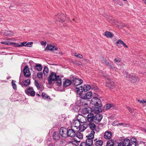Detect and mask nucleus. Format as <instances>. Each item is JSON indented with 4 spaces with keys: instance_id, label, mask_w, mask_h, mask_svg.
<instances>
[{
    "instance_id": "aec40b11",
    "label": "nucleus",
    "mask_w": 146,
    "mask_h": 146,
    "mask_svg": "<svg viewBox=\"0 0 146 146\" xmlns=\"http://www.w3.org/2000/svg\"><path fill=\"white\" fill-rule=\"evenodd\" d=\"M129 140L130 141V146H138V145L137 144L136 142L137 140L136 139L132 137Z\"/></svg>"
},
{
    "instance_id": "f257e3e1",
    "label": "nucleus",
    "mask_w": 146,
    "mask_h": 146,
    "mask_svg": "<svg viewBox=\"0 0 146 146\" xmlns=\"http://www.w3.org/2000/svg\"><path fill=\"white\" fill-rule=\"evenodd\" d=\"M94 95L91 100L90 103L95 106H98L95 109V113H99L101 111L100 108L102 106L101 100L99 98L98 95L95 93H94Z\"/></svg>"
},
{
    "instance_id": "c03bdc74",
    "label": "nucleus",
    "mask_w": 146,
    "mask_h": 146,
    "mask_svg": "<svg viewBox=\"0 0 146 146\" xmlns=\"http://www.w3.org/2000/svg\"><path fill=\"white\" fill-rule=\"evenodd\" d=\"M74 55L76 57L79 58H82L83 57V56L79 53H75Z\"/></svg>"
},
{
    "instance_id": "13d9d810",
    "label": "nucleus",
    "mask_w": 146,
    "mask_h": 146,
    "mask_svg": "<svg viewBox=\"0 0 146 146\" xmlns=\"http://www.w3.org/2000/svg\"><path fill=\"white\" fill-rule=\"evenodd\" d=\"M114 60L115 62H119L121 61V59H117L115 58V59Z\"/></svg>"
},
{
    "instance_id": "864d4df0",
    "label": "nucleus",
    "mask_w": 146,
    "mask_h": 146,
    "mask_svg": "<svg viewBox=\"0 0 146 146\" xmlns=\"http://www.w3.org/2000/svg\"><path fill=\"white\" fill-rule=\"evenodd\" d=\"M46 42L45 41H42L41 42V44L42 45L44 46H45L46 44Z\"/></svg>"
},
{
    "instance_id": "0e129e2a",
    "label": "nucleus",
    "mask_w": 146,
    "mask_h": 146,
    "mask_svg": "<svg viewBox=\"0 0 146 146\" xmlns=\"http://www.w3.org/2000/svg\"><path fill=\"white\" fill-rule=\"evenodd\" d=\"M142 1L146 5V0H142Z\"/></svg>"
},
{
    "instance_id": "8fccbe9b",
    "label": "nucleus",
    "mask_w": 146,
    "mask_h": 146,
    "mask_svg": "<svg viewBox=\"0 0 146 146\" xmlns=\"http://www.w3.org/2000/svg\"><path fill=\"white\" fill-rule=\"evenodd\" d=\"M126 108L131 113H132L133 112L134 110L131 108L130 107L126 106Z\"/></svg>"
},
{
    "instance_id": "e433bc0d",
    "label": "nucleus",
    "mask_w": 146,
    "mask_h": 146,
    "mask_svg": "<svg viewBox=\"0 0 146 146\" xmlns=\"http://www.w3.org/2000/svg\"><path fill=\"white\" fill-rule=\"evenodd\" d=\"M114 143L113 140H109L107 143L106 146H113Z\"/></svg>"
},
{
    "instance_id": "7c9ffc66",
    "label": "nucleus",
    "mask_w": 146,
    "mask_h": 146,
    "mask_svg": "<svg viewBox=\"0 0 146 146\" xmlns=\"http://www.w3.org/2000/svg\"><path fill=\"white\" fill-rule=\"evenodd\" d=\"M20 84L23 87L26 88L27 86V80H23L20 82Z\"/></svg>"
},
{
    "instance_id": "4c0bfd02",
    "label": "nucleus",
    "mask_w": 146,
    "mask_h": 146,
    "mask_svg": "<svg viewBox=\"0 0 146 146\" xmlns=\"http://www.w3.org/2000/svg\"><path fill=\"white\" fill-rule=\"evenodd\" d=\"M48 48L50 50H56L57 48L55 46L52 45H50L48 46Z\"/></svg>"
},
{
    "instance_id": "a211bd4d",
    "label": "nucleus",
    "mask_w": 146,
    "mask_h": 146,
    "mask_svg": "<svg viewBox=\"0 0 146 146\" xmlns=\"http://www.w3.org/2000/svg\"><path fill=\"white\" fill-rule=\"evenodd\" d=\"M72 82L71 80L68 79H66L63 82V86L64 87H66L70 86Z\"/></svg>"
},
{
    "instance_id": "5701e85b",
    "label": "nucleus",
    "mask_w": 146,
    "mask_h": 146,
    "mask_svg": "<svg viewBox=\"0 0 146 146\" xmlns=\"http://www.w3.org/2000/svg\"><path fill=\"white\" fill-rule=\"evenodd\" d=\"M114 107L113 105L112 104H107L104 106V108L105 110L111 109H113Z\"/></svg>"
},
{
    "instance_id": "9d476101",
    "label": "nucleus",
    "mask_w": 146,
    "mask_h": 146,
    "mask_svg": "<svg viewBox=\"0 0 146 146\" xmlns=\"http://www.w3.org/2000/svg\"><path fill=\"white\" fill-rule=\"evenodd\" d=\"M93 111L91 108L88 107L86 108L82 109L81 111V112L82 114H88Z\"/></svg>"
},
{
    "instance_id": "c756f323",
    "label": "nucleus",
    "mask_w": 146,
    "mask_h": 146,
    "mask_svg": "<svg viewBox=\"0 0 146 146\" xmlns=\"http://www.w3.org/2000/svg\"><path fill=\"white\" fill-rule=\"evenodd\" d=\"M35 67L36 69L39 71L41 70L42 69L41 64H36Z\"/></svg>"
},
{
    "instance_id": "e2e57ef3",
    "label": "nucleus",
    "mask_w": 146,
    "mask_h": 146,
    "mask_svg": "<svg viewBox=\"0 0 146 146\" xmlns=\"http://www.w3.org/2000/svg\"><path fill=\"white\" fill-rule=\"evenodd\" d=\"M123 45L124 46V47H126V48H127L128 47V46L126 45V44L124 43Z\"/></svg>"
},
{
    "instance_id": "0eeeda50",
    "label": "nucleus",
    "mask_w": 146,
    "mask_h": 146,
    "mask_svg": "<svg viewBox=\"0 0 146 146\" xmlns=\"http://www.w3.org/2000/svg\"><path fill=\"white\" fill-rule=\"evenodd\" d=\"M76 117L80 123H85L86 121V117L80 114H79L77 116H76Z\"/></svg>"
},
{
    "instance_id": "79ce46f5",
    "label": "nucleus",
    "mask_w": 146,
    "mask_h": 146,
    "mask_svg": "<svg viewBox=\"0 0 146 146\" xmlns=\"http://www.w3.org/2000/svg\"><path fill=\"white\" fill-rule=\"evenodd\" d=\"M122 145L121 143L120 142V143H118L117 142L115 141L114 143V144L113 146H123Z\"/></svg>"
},
{
    "instance_id": "4be33fe9",
    "label": "nucleus",
    "mask_w": 146,
    "mask_h": 146,
    "mask_svg": "<svg viewBox=\"0 0 146 146\" xmlns=\"http://www.w3.org/2000/svg\"><path fill=\"white\" fill-rule=\"evenodd\" d=\"M85 142L88 146H91L92 145L93 143L92 139L87 137Z\"/></svg>"
},
{
    "instance_id": "9b49d317",
    "label": "nucleus",
    "mask_w": 146,
    "mask_h": 146,
    "mask_svg": "<svg viewBox=\"0 0 146 146\" xmlns=\"http://www.w3.org/2000/svg\"><path fill=\"white\" fill-rule=\"evenodd\" d=\"M83 82V80L81 79L78 78H74L72 81V83L76 86L81 84Z\"/></svg>"
},
{
    "instance_id": "412c9836",
    "label": "nucleus",
    "mask_w": 146,
    "mask_h": 146,
    "mask_svg": "<svg viewBox=\"0 0 146 146\" xmlns=\"http://www.w3.org/2000/svg\"><path fill=\"white\" fill-rule=\"evenodd\" d=\"M35 92L33 91L32 88H28V96L30 95L31 96L34 97L35 96Z\"/></svg>"
},
{
    "instance_id": "052dcab7",
    "label": "nucleus",
    "mask_w": 146,
    "mask_h": 146,
    "mask_svg": "<svg viewBox=\"0 0 146 146\" xmlns=\"http://www.w3.org/2000/svg\"><path fill=\"white\" fill-rule=\"evenodd\" d=\"M83 64L82 63V62H80V63H76V65H78V66H79V65H82Z\"/></svg>"
},
{
    "instance_id": "b1692460",
    "label": "nucleus",
    "mask_w": 146,
    "mask_h": 146,
    "mask_svg": "<svg viewBox=\"0 0 146 146\" xmlns=\"http://www.w3.org/2000/svg\"><path fill=\"white\" fill-rule=\"evenodd\" d=\"M92 122L89 123L88 124V126L90 129L92 131H94L96 129V125L94 123H92Z\"/></svg>"
},
{
    "instance_id": "c9c22d12",
    "label": "nucleus",
    "mask_w": 146,
    "mask_h": 146,
    "mask_svg": "<svg viewBox=\"0 0 146 146\" xmlns=\"http://www.w3.org/2000/svg\"><path fill=\"white\" fill-rule=\"evenodd\" d=\"M24 76L26 77H27V66H25L23 71Z\"/></svg>"
},
{
    "instance_id": "20e7f679",
    "label": "nucleus",
    "mask_w": 146,
    "mask_h": 146,
    "mask_svg": "<svg viewBox=\"0 0 146 146\" xmlns=\"http://www.w3.org/2000/svg\"><path fill=\"white\" fill-rule=\"evenodd\" d=\"M104 76L106 77L107 80L106 81V86L109 88L113 89L115 87V84L114 82L111 80L108 76L107 77H106L104 75Z\"/></svg>"
},
{
    "instance_id": "bf43d9fd",
    "label": "nucleus",
    "mask_w": 146,
    "mask_h": 146,
    "mask_svg": "<svg viewBox=\"0 0 146 146\" xmlns=\"http://www.w3.org/2000/svg\"><path fill=\"white\" fill-rule=\"evenodd\" d=\"M48 83L49 84H51L52 83V81H53L52 80H50V79H49V78H48Z\"/></svg>"
},
{
    "instance_id": "7ed1b4c3",
    "label": "nucleus",
    "mask_w": 146,
    "mask_h": 146,
    "mask_svg": "<svg viewBox=\"0 0 146 146\" xmlns=\"http://www.w3.org/2000/svg\"><path fill=\"white\" fill-rule=\"evenodd\" d=\"M78 132V130L72 128L71 127V129L67 130V135L71 137H75L76 135V133Z\"/></svg>"
},
{
    "instance_id": "2eb2a0df",
    "label": "nucleus",
    "mask_w": 146,
    "mask_h": 146,
    "mask_svg": "<svg viewBox=\"0 0 146 146\" xmlns=\"http://www.w3.org/2000/svg\"><path fill=\"white\" fill-rule=\"evenodd\" d=\"M88 125L86 124H83L82 125L80 124V125L78 128V131H84L88 127Z\"/></svg>"
},
{
    "instance_id": "680f3d73",
    "label": "nucleus",
    "mask_w": 146,
    "mask_h": 146,
    "mask_svg": "<svg viewBox=\"0 0 146 146\" xmlns=\"http://www.w3.org/2000/svg\"><path fill=\"white\" fill-rule=\"evenodd\" d=\"M31 73H30V71L29 70V69L28 68V77H29Z\"/></svg>"
},
{
    "instance_id": "cd10ccee",
    "label": "nucleus",
    "mask_w": 146,
    "mask_h": 146,
    "mask_svg": "<svg viewBox=\"0 0 146 146\" xmlns=\"http://www.w3.org/2000/svg\"><path fill=\"white\" fill-rule=\"evenodd\" d=\"M91 87L88 84H86L83 87V91L84 92H86L89 90L91 88Z\"/></svg>"
},
{
    "instance_id": "ddd939ff",
    "label": "nucleus",
    "mask_w": 146,
    "mask_h": 146,
    "mask_svg": "<svg viewBox=\"0 0 146 146\" xmlns=\"http://www.w3.org/2000/svg\"><path fill=\"white\" fill-rule=\"evenodd\" d=\"M92 93L90 91L85 94L84 95L82 96H81V98L82 99H90L92 98Z\"/></svg>"
},
{
    "instance_id": "69168bd1",
    "label": "nucleus",
    "mask_w": 146,
    "mask_h": 146,
    "mask_svg": "<svg viewBox=\"0 0 146 146\" xmlns=\"http://www.w3.org/2000/svg\"><path fill=\"white\" fill-rule=\"evenodd\" d=\"M25 92L27 94V90L26 89L25 90Z\"/></svg>"
},
{
    "instance_id": "09e8293b",
    "label": "nucleus",
    "mask_w": 146,
    "mask_h": 146,
    "mask_svg": "<svg viewBox=\"0 0 146 146\" xmlns=\"http://www.w3.org/2000/svg\"><path fill=\"white\" fill-rule=\"evenodd\" d=\"M29 64H30V66H31V67L32 68L33 67L35 66L34 64L33 61L31 60L29 61Z\"/></svg>"
},
{
    "instance_id": "1a4fd4ad",
    "label": "nucleus",
    "mask_w": 146,
    "mask_h": 146,
    "mask_svg": "<svg viewBox=\"0 0 146 146\" xmlns=\"http://www.w3.org/2000/svg\"><path fill=\"white\" fill-rule=\"evenodd\" d=\"M94 110L92 112L88 114L87 116V120L89 123L92 122L93 121H94Z\"/></svg>"
},
{
    "instance_id": "37998d69",
    "label": "nucleus",
    "mask_w": 146,
    "mask_h": 146,
    "mask_svg": "<svg viewBox=\"0 0 146 146\" xmlns=\"http://www.w3.org/2000/svg\"><path fill=\"white\" fill-rule=\"evenodd\" d=\"M11 83L13 88L15 90H16L17 88V86L15 84V82L12 80Z\"/></svg>"
},
{
    "instance_id": "58836bf2",
    "label": "nucleus",
    "mask_w": 146,
    "mask_h": 146,
    "mask_svg": "<svg viewBox=\"0 0 146 146\" xmlns=\"http://www.w3.org/2000/svg\"><path fill=\"white\" fill-rule=\"evenodd\" d=\"M5 35L6 36H13V33L10 31H6L5 32Z\"/></svg>"
},
{
    "instance_id": "a18cd8bd",
    "label": "nucleus",
    "mask_w": 146,
    "mask_h": 146,
    "mask_svg": "<svg viewBox=\"0 0 146 146\" xmlns=\"http://www.w3.org/2000/svg\"><path fill=\"white\" fill-rule=\"evenodd\" d=\"M84 99H82V98L81 99V100H80V102L82 104H81L80 105H81L82 106H85L87 105V103H85V102H84L83 101V100Z\"/></svg>"
},
{
    "instance_id": "49530a36",
    "label": "nucleus",
    "mask_w": 146,
    "mask_h": 146,
    "mask_svg": "<svg viewBox=\"0 0 146 146\" xmlns=\"http://www.w3.org/2000/svg\"><path fill=\"white\" fill-rule=\"evenodd\" d=\"M42 96L43 98L44 99H48V97H49L45 93L43 92L42 94Z\"/></svg>"
},
{
    "instance_id": "4468645a",
    "label": "nucleus",
    "mask_w": 146,
    "mask_h": 146,
    "mask_svg": "<svg viewBox=\"0 0 146 146\" xmlns=\"http://www.w3.org/2000/svg\"><path fill=\"white\" fill-rule=\"evenodd\" d=\"M112 135V133L109 131H106L104 135V137L106 139H111Z\"/></svg>"
},
{
    "instance_id": "473e14b6",
    "label": "nucleus",
    "mask_w": 146,
    "mask_h": 146,
    "mask_svg": "<svg viewBox=\"0 0 146 146\" xmlns=\"http://www.w3.org/2000/svg\"><path fill=\"white\" fill-rule=\"evenodd\" d=\"M95 133V132L94 131H92L88 135L86 136V137L92 139L94 138V135Z\"/></svg>"
},
{
    "instance_id": "774afa93",
    "label": "nucleus",
    "mask_w": 146,
    "mask_h": 146,
    "mask_svg": "<svg viewBox=\"0 0 146 146\" xmlns=\"http://www.w3.org/2000/svg\"><path fill=\"white\" fill-rule=\"evenodd\" d=\"M30 80H29V82H28V85H29V84L30 83Z\"/></svg>"
},
{
    "instance_id": "4d7b16f0",
    "label": "nucleus",
    "mask_w": 146,
    "mask_h": 146,
    "mask_svg": "<svg viewBox=\"0 0 146 146\" xmlns=\"http://www.w3.org/2000/svg\"><path fill=\"white\" fill-rule=\"evenodd\" d=\"M140 102H141V103H142V104L146 102V99H145V100L143 99V100H141V101H140Z\"/></svg>"
},
{
    "instance_id": "f03ea898",
    "label": "nucleus",
    "mask_w": 146,
    "mask_h": 146,
    "mask_svg": "<svg viewBox=\"0 0 146 146\" xmlns=\"http://www.w3.org/2000/svg\"><path fill=\"white\" fill-rule=\"evenodd\" d=\"M48 78L49 79H50L51 80L53 81H57V85L58 86L61 85V79L60 78L59 75H56V74L54 72H52Z\"/></svg>"
},
{
    "instance_id": "338daca9",
    "label": "nucleus",
    "mask_w": 146,
    "mask_h": 146,
    "mask_svg": "<svg viewBox=\"0 0 146 146\" xmlns=\"http://www.w3.org/2000/svg\"><path fill=\"white\" fill-rule=\"evenodd\" d=\"M137 101H138L140 103H141V102H140V101H141V100H138Z\"/></svg>"
},
{
    "instance_id": "dca6fc26",
    "label": "nucleus",
    "mask_w": 146,
    "mask_h": 146,
    "mask_svg": "<svg viewBox=\"0 0 146 146\" xmlns=\"http://www.w3.org/2000/svg\"><path fill=\"white\" fill-rule=\"evenodd\" d=\"M102 62L110 68L113 69L115 68V67L113 66H112L110 63L104 59H103L102 60Z\"/></svg>"
},
{
    "instance_id": "c85d7f7f",
    "label": "nucleus",
    "mask_w": 146,
    "mask_h": 146,
    "mask_svg": "<svg viewBox=\"0 0 146 146\" xmlns=\"http://www.w3.org/2000/svg\"><path fill=\"white\" fill-rule=\"evenodd\" d=\"M103 143V141L101 140L97 141L95 143V146H102Z\"/></svg>"
},
{
    "instance_id": "3c124183",
    "label": "nucleus",
    "mask_w": 146,
    "mask_h": 146,
    "mask_svg": "<svg viewBox=\"0 0 146 146\" xmlns=\"http://www.w3.org/2000/svg\"><path fill=\"white\" fill-rule=\"evenodd\" d=\"M80 146H88L85 142H82L80 145Z\"/></svg>"
},
{
    "instance_id": "ea45409f",
    "label": "nucleus",
    "mask_w": 146,
    "mask_h": 146,
    "mask_svg": "<svg viewBox=\"0 0 146 146\" xmlns=\"http://www.w3.org/2000/svg\"><path fill=\"white\" fill-rule=\"evenodd\" d=\"M27 42H22L19 44H18L17 46H27Z\"/></svg>"
},
{
    "instance_id": "de8ad7c7",
    "label": "nucleus",
    "mask_w": 146,
    "mask_h": 146,
    "mask_svg": "<svg viewBox=\"0 0 146 146\" xmlns=\"http://www.w3.org/2000/svg\"><path fill=\"white\" fill-rule=\"evenodd\" d=\"M43 74L41 72H38L37 74L38 77L39 78H42Z\"/></svg>"
},
{
    "instance_id": "393cba45",
    "label": "nucleus",
    "mask_w": 146,
    "mask_h": 146,
    "mask_svg": "<svg viewBox=\"0 0 146 146\" xmlns=\"http://www.w3.org/2000/svg\"><path fill=\"white\" fill-rule=\"evenodd\" d=\"M104 35L108 38H112L113 36V34L111 33L108 31L105 32Z\"/></svg>"
},
{
    "instance_id": "603ef678",
    "label": "nucleus",
    "mask_w": 146,
    "mask_h": 146,
    "mask_svg": "<svg viewBox=\"0 0 146 146\" xmlns=\"http://www.w3.org/2000/svg\"><path fill=\"white\" fill-rule=\"evenodd\" d=\"M33 44V42H28V47H31Z\"/></svg>"
},
{
    "instance_id": "f704fd0d",
    "label": "nucleus",
    "mask_w": 146,
    "mask_h": 146,
    "mask_svg": "<svg viewBox=\"0 0 146 146\" xmlns=\"http://www.w3.org/2000/svg\"><path fill=\"white\" fill-rule=\"evenodd\" d=\"M48 67L45 66L44 67V69L43 70V72L44 74V75H47L48 74Z\"/></svg>"
},
{
    "instance_id": "5fc2aeb1",
    "label": "nucleus",
    "mask_w": 146,
    "mask_h": 146,
    "mask_svg": "<svg viewBox=\"0 0 146 146\" xmlns=\"http://www.w3.org/2000/svg\"><path fill=\"white\" fill-rule=\"evenodd\" d=\"M35 85L37 88H39V84L38 82H35Z\"/></svg>"
},
{
    "instance_id": "72a5a7b5",
    "label": "nucleus",
    "mask_w": 146,
    "mask_h": 146,
    "mask_svg": "<svg viewBox=\"0 0 146 146\" xmlns=\"http://www.w3.org/2000/svg\"><path fill=\"white\" fill-rule=\"evenodd\" d=\"M76 137L80 139H82L83 138V135L80 132H76Z\"/></svg>"
},
{
    "instance_id": "423d86ee",
    "label": "nucleus",
    "mask_w": 146,
    "mask_h": 146,
    "mask_svg": "<svg viewBox=\"0 0 146 146\" xmlns=\"http://www.w3.org/2000/svg\"><path fill=\"white\" fill-rule=\"evenodd\" d=\"M55 19L57 21L62 22L64 21L65 17L63 13H60L56 16Z\"/></svg>"
},
{
    "instance_id": "f8f14e48",
    "label": "nucleus",
    "mask_w": 146,
    "mask_h": 146,
    "mask_svg": "<svg viewBox=\"0 0 146 146\" xmlns=\"http://www.w3.org/2000/svg\"><path fill=\"white\" fill-rule=\"evenodd\" d=\"M67 129L63 127H61L59 130V134L63 137H65L67 136Z\"/></svg>"
},
{
    "instance_id": "a878e982",
    "label": "nucleus",
    "mask_w": 146,
    "mask_h": 146,
    "mask_svg": "<svg viewBox=\"0 0 146 146\" xmlns=\"http://www.w3.org/2000/svg\"><path fill=\"white\" fill-rule=\"evenodd\" d=\"M129 80L133 83L136 82L139 80V79L138 77L133 76H131V77Z\"/></svg>"
},
{
    "instance_id": "6e6552de",
    "label": "nucleus",
    "mask_w": 146,
    "mask_h": 146,
    "mask_svg": "<svg viewBox=\"0 0 146 146\" xmlns=\"http://www.w3.org/2000/svg\"><path fill=\"white\" fill-rule=\"evenodd\" d=\"M94 113H95L94 111ZM97 114L94 115V122L96 123H98L100 121L102 118V115L98 114V113H96Z\"/></svg>"
},
{
    "instance_id": "39448f33",
    "label": "nucleus",
    "mask_w": 146,
    "mask_h": 146,
    "mask_svg": "<svg viewBox=\"0 0 146 146\" xmlns=\"http://www.w3.org/2000/svg\"><path fill=\"white\" fill-rule=\"evenodd\" d=\"M81 123L76 117L73 120L72 123L71 124V127L72 128L77 129L79 126L80 125Z\"/></svg>"
},
{
    "instance_id": "a19ab883",
    "label": "nucleus",
    "mask_w": 146,
    "mask_h": 146,
    "mask_svg": "<svg viewBox=\"0 0 146 146\" xmlns=\"http://www.w3.org/2000/svg\"><path fill=\"white\" fill-rule=\"evenodd\" d=\"M116 45L117 46H119V43H120L123 45L124 43L123 41H122L121 39H119L118 40L117 42H116Z\"/></svg>"
},
{
    "instance_id": "6e6d98bb",
    "label": "nucleus",
    "mask_w": 146,
    "mask_h": 146,
    "mask_svg": "<svg viewBox=\"0 0 146 146\" xmlns=\"http://www.w3.org/2000/svg\"><path fill=\"white\" fill-rule=\"evenodd\" d=\"M1 43L2 44H5V45H8L9 44L8 42H1Z\"/></svg>"
},
{
    "instance_id": "2f4dec72",
    "label": "nucleus",
    "mask_w": 146,
    "mask_h": 146,
    "mask_svg": "<svg viewBox=\"0 0 146 146\" xmlns=\"http://www.w3.org/2000/svg\"><path fill=\"white\" fill-rule=\"evenodd\" d=\"M123 73L124 76L126 77L127 79L129 80L131 77V75L129 74L126 71H124Z\"/></svg>"
},
{
    "instance_id": "6ab92c4d",
    "label": "nucleus",
    "mask_w": 146,
    "mask_h": 146,
    "mask_svg": "<svg viewBox=\"0 0 146 146\" xmlns=\"http://www.w3.org/2000/svg\"><path fill=\"white\" fill-rule=\"evenodd\" d=\"M80 142V141H78L75 139L74 138H72L70 141L68 142L69 144L71 143L73 145L76 146H78V143Z\"/></svg>"
},
{
    "instance_id": "f3484780",
    "label": "nucleus",
    "mask_w": 146,
    "mask_h": 146,
    "mask_svg": "<svg viewBox=\"0 0 146 146\" xmlns=\"http://www.w3.org/2000/svg\"><path fill=\"white\" fill-rule=\"evenodd\" d=\"M60 134L58 132H54L53 134L52 137L54 140H58L60 138Z\"/></svg>"
},
{
    "instance_id": "bb28decb",
    "label": "nucleus",
    "mask_w": 146,
    "mask_h": 146,
    "mask_svg": "<svg viewBox=\"0 0 146 146\" xmlns=\"http://www.w3.org/2000/svg\"><path fill=\"white\" fill-rule=\"evenodd\" d=\"M76 88L77 89L76 92L77 93L79 94L80 96H82V94L83 92L82 86H81L79 88L76 87Z\"/></svg>"
}]
</instances>
